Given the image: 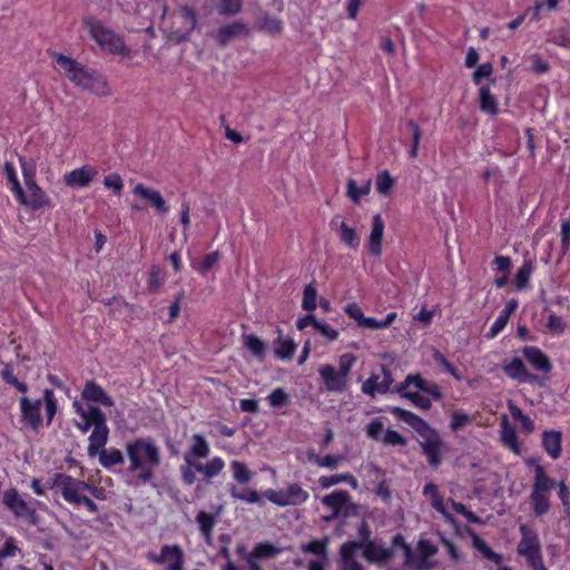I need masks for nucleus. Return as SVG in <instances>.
I'll list each match as a JSON object with an SVG mask.
<instances>
[{
  "label": "nucleus",
  "mask_w": 570,
  "mask_h": 570,
  "mask_svg": "<svg viewBox=\"0 0 570 570\" xmlns=\"http://www.w3.org/2000/svg\"><path fill=\"white\" fill-rule=\"evenodd\" d=\"M128 472L134 473L131 485L147 484L161 463L160 449L151 438L135 439L126 444Z\"/></svg>",
  "instance_id": "obj_1"
},
{
  "label": "nucleus",
  "mask_w": 570,
  "mask_h": 570,
  "mask_svg": "<svg viewBox=\"0 0 570 570\" xmlns=\"http://www.w3.org/2000/svg\"><path fill=\"white\" fill-rule=\"evenodd\" d=\"M391 413L400 421L409 424L421 438L419 442L422 453L425 455L429 465L438 469L443 460L446 444L439 431L432 428L425 420L415 413L399 406L391 409Z\"/></svg>",
  "instance_id": "obj_2"
},
{
  "label": "nucleus",
  "mask_w": 570,
  "mask_h": 570,
  "mask_svg": "<svg viewBox=\"0 0 570 570\" xmlns=\"http://www.w3.org/2000/svg\"><path fill=\"white\" fill-rule=\"evenodd\" d=\"M55 60L65 76L76 87L88 90L98 97H107L111 94L107 80L97 70L90 69L62 53H55Z\"/></svg>",
  "instance_id": "obj_3"
},
{
  "label": "nucleus",
  "mask_w": 570,
  "mask_h": 570,
  "mask_svg": "<svg viewBox=\"0 0 570 570\" xmlns=\"http://www.w3.org/2000/svg\"><path fill=\"white\" fill-rule=\"evenodd\" d=\"M82 26L88 31L91 40L105 52L118 56H129L124 38L107 27L100 19L95 16H86L82 18Z\"/></svg>",
  "instance_id": "obj_4"
},
{
  "label": "nucleus",
  "mask_w": 570,
  "mask_h": 570,
  "mask_svg": "<svg viewBox=\"0 0 570 570\" xmlns=\"http://www.w3.org/2000/svg\"><path fill=\"white\" fill-rule=\"evenodd\" d=\"M557 485L541 464L534 466V481L529 497L532 512L535 517L547 514L551 508V492Z\"/></svg>",
  "instance_id": "obj_5"
},
{
  "label": "nucleus",
  "mask_w": 570,
  "mask_h": 570,
  "mask_svg": "<svg viewBox=\"0 0 570 570\" xmlns=\"http://www.w3.org/2000/svg\"><path fill=\"white\" fill-rule=\"evenodd\" d=\"M209 444L206 439L200 434L193 435V445L185 455V461L188 465H193L194 469L204 474L206 479H213L217 476L225 468V461L220 456H214L206 463L195 462L191 455L196 458H206L209 454Z\"/></svg>",
  "instance_id": "obj_6"
},
{
  "label": "nucleus",
  "mask_w": 570,
  "mask_h": 570,
  "mask_svg": "<svg viewBox=\"0 0 570 570\" xmlns=\"http://www.w3.org/2000/svg\"><path fill=\"white\" fill-rule=\"evenodd\" d=\"M48 488H58L66 502L78 507V501L85 495L83 492L86 488H89V483L70 474L58 472L48 481Z\"/></svg>",
  "instance_id": "obj_7"
},
{
  "label": "nucleus",
  "mask_w": 570,
  "mask_h": 570,
  "mask_svg": "<svg viewBox=\"0 0 570 570\" xmlns=\"http://www.w3.org/2000/svg\"><path fill=\"white\" fill-rule=\"evenodd\" d=\"M263 497L277 507H288L304 504L309 493L298 483H289L285 489H267L263 492Z\"/></svg>",
  "instance_id": "obj_8"
},
{
  "label": "nucleus",
  "mask_w": 570,
  "mask_h": 570,
  "mask_svg": "<svg viewBox=\"0 0 570 570\" xmlns=\"http://www.w3.org/2000/svg\"><path fill=\"white\" fill-rule=\"evenodd\" d=\"M149 562L155 564H168L166 570H183L185 562L184 550L179 544H164L159 553L149 551Z\"/></svg>",
  "instance_id": "obj_9"
},
{
  "label": "nucleus",
  "mask_w": 570,
  "mask_h": 570,
  "mask_svg": "<svg viewBox=\"0 0 570 570\" xmlns=\"http://www.w3.org/2000/svg\"><path fill=\"white\" fill-rule=\"evenodd\" d=\"M383 429V422L377 417L366 425V434L370 439L381 441L384 445L405 446L407 444V439L395 430L387 429L382 435Z\"/></svg>",
  "instance_id": "obj_10"
},
{
  "label": "nucleus",
  "mask_w": 570,
  "mask_h": 570,
  "mask_svg": "<svg viewBox=\"0 0 570 570\" xmlns=\"http://www.w3.org/2000/svg\"><path fill=\"white\" fill-rule=\"evenodd\" d=\"M41 406L40 399L31 401L26 395L19 399L20 421L36 432L42 426Z\"/></svg>",
  "instance_id": "obj_11"
},
{
  "label": "nucleus",
  "mask_w": 570,
  "mask_h": 570,
  "mask_svg": "<svg viewBox=\"0 0 570 570\" xmlns=\"http://www.w3.org/2000/svg\"><path fill=\"white\" fill-rule=\"evenodd\" d=\"M2 502L16 518H23L35 523L37 517L36 510L20 497L17 489L11 488L6 490L2 495Z\"/></svg>",
  "instance_id": "obj_12"
},
{
  "label": "nucleus",
  "mask_w": 570,
  "mask_h": 570,
  "mask_svg": "<svg viewBox=\"0 0 570 570\" xmlns=\"http://www.w3.org/2000/svg\"><path fill=\"white\" fill-rule=\"evenodd\" d=\"M383 380H380V375L372 373L370 377L362 384L361 391L365 395L374 399L376 394H386L391 391V386L394 382L391 370L386 365H382Z\"/></svg>",
  "instance_id": "obj_13"
},
{
  "label": "nucleus",
  "mask_w": 570,
  "mask_h": 570,
  "mask_svg": "<svg viewBox=\"0 0 570 570\" xmlns=\"http://www.w3.org/2000/svg\"><path fill=\"white\" fill-rule=\"evenodd\" d=\"M235 551L240 559L247 562L250 559H274L282 550L269 541H263L256 543L252 551H247L245 544L239 543Z\"/></svg>",
  "instance_id": "obj_14"
},
{
  "label": "nucleus",
  "mask_w": 570,
  "mask_h": 570,
  "mask_svg": "<svg viewBox=\"0 0 570 570\" xmlns=\"http://www.w3.org/2000/svg\"><path fill=\"white\" fill-rule=\"evenodd\" d=\"M521 540L517 551L527 560L541 554V543L538 533L527 524L520 525Z\"/></svg>",
  "instance_id": "obj_15"
},
{
  "label": "nucleus",
  "mask_w": 570,
  "mask_h": 570,
  "mask_svg": "<svg viewBox=\"0 0 570 570\" xmlns=\"http://www.w3.org/2000/svg\"><path fill=\"white\" fill-rule=\"evenodd\" d=\"M98 175L96 167L83 165L79 168L67 171L63 177V184L69 188H85L90 185Z\"/></svg>",
  "instance_id": "obj_16"
},
{
  "label": "nucleus",
  "mask_w": 570,
  "mask_h": 570,
  "mask_svg": "<svg viewBox=\"0 0 570 570\" xmlns=\"http://www.w3.org/2000/svg\"><path fill=\"white\" fill-rule=\"evenodd\" d=\"M361 550L363 551L362 557L365 561L379 567L386 566L394 557L393 548L383 547L375 541L367 542Z\"/></svg>",
  "instance_id": "obj_17"
},
{
  "label": "nucleus",
  "mask_w": 570,
  "mask_h": 570,
  "mask_svg": "<svg viewBox=\"0 0 570 570\" xmlns=\"http://www.w3.org/2000/svg\"><path fill=\"white\" fill-rule=\"evenodd\" d=\"M503 372L509 379L520 383L539 382V376L530 373L520 357H514L509 363L504 364Z\"/></svg>",
  "instance_id": "obj_18"
},
{
  "label": "nucleus",
  "mask_w": 570,
  "mask_h": 570,
  "mask_svg": "<svg viewBox=\"0 0 570 570\" xmlns=\"http://www.w3.org/2000/svg\"><path fill=\"white\" fill-rule=\"evenodd\" d=\"M318 373L328 392L342 393L346 389L347 380L341 376L333 365H322Z\"/></svg>",
  "instance_id": "obj_19"
},
{
  "label": "nucleus",
  "mask_w": 570,
  "mask_h": 570,
  "mask_svg": "<svg viewBox=\"0 0 570 570\" xmlns=\"http://www.w3.org/2000/svg\"><path fill=\"white\" fill-rule=\"evenodd\" d=\"M384 220L380 214L373 216L371 233L367 239V249L371 255L380 257L382 255V240L384 235Z\"/></svg>",
  "instance_id": "obj_20"
},
{
  "label": "nucleus",
  "mask_w": 570,
  "mask_h": 570,
  "mask_svg": "<svg viewBox=\"0 0 570 570\" xmlns=\"http://www.w3.org/2000/svg\"><path fill=\"white\" fill-rule=\"evenodd\" d=\"M29 195L24 194L23 203H19L22 206H29L33 210H38L45 207H49L51 205L50 198L47 193L38 185V183L31 181L26 185Z\"/></svg>",
  "instance_id": "obj_21"
},
{
  "label": "nucleus",
  "mask_w": 570,
  "mask_h": 570,
  "mask_svg": "<svg viewBox=\"0 0 570 570\" xmlns=\"http://www.w3.org/2000/svg\"><path fill=\"white\" fill-rule=\"evenodd\" d=\"M562 432L557 430H544L541 435V445L544 452L552 460H558L562 453Z\"/></svg>",
  "instance_id": "obj_22"
},
{
  "label": "nucleus",
  "mask_w": 570,
  "mask_h": 570,
  "mask_svg": "<svg viewBox=\"0 0 570 570\" xmlns=\"http://www.w3.org/2000/svg\"><path fill=\"white\" fill-rule=\"evenodd\" d=\"M132 194L148 200L159 214H167L169 212L166 200L156 189L146 187L142 184H137L132 189Z\"/></svg>",
  "instance_id": "obj_23"
},
{
  "label": "nucleus",
  "mask_w": 570,
  "mask_h": 570,
  "mask_svg": "<svg viewBox=\"0 0 570 570\" xmlns=\"http://www.w3.org/2000/svg\"><path fill=\"white\" fill-rule=\"evenodd\" d=\"M248 33L247 26L242 21H234L232 23L222 26L216 32V41L219 47L225 48L232 39L246 36Z\"/></svg>",
  "instance_id": "obj_24"
},
{
  "label": "nucleus",
  "mask_w": 570,
  "mask_h": 570,
  "mask_svg": "<svg viewBox=\"0 0 570 570\" xmlns=\"http://www.w3.org/2000/svg\"><path fill=\"white\" fill-rule=\"evenodd\" d=\"M522 354L531 366L544 374L550 373L552 370V363L550 358L537 346H525L522 350Z\"/></svg>",
  "instance_id": "obj_25"
},
{
  "label": "nucleus",
  "mask_w": 570,
  "mask_h": 570,
  "mask_svg": "<svg viewBox=\"0 0 570 570\" xmlns=\"http://www.w3.org/2000/svg\"><path fill=\"white\" fill-rule=\"evenodd\" d=\"M411 386H413V383H407L406 376L404 382L399 384L394 392H396L402 399L411 401L416 407L425 411L430 410L432 406L431 400L420 394L421 391H411Z\"/></svg>",
  "instance_id": "obj_26"
},
{
  "label": "nucleus",
  "mask_w": 570,
  "mask_h": 570,
  "mask_svg": "<svg viewBox=\"0 0 570 570\" xmlns=\"http://www.w3.org/2000/svg\"><path fill=\"white\" fill-rule=\"evenodd\" d=\"M81 397L86 401H92L110 407L114 405L112 399L95 381H87L81 392Z\"/></svg>",
  "instance_id": "obj_27"
},
{
  "label": "nucleus",
  "mask_w": 570,
  "mask_h": 570,
  "mask_svg": "<svg viewBox=\"0 0 570 570\" xmlns=\"http://www.w3.org/2000/svg\"><path fill=\"white\" fill-rule=\"evenodd\" d=\"M500 440L503 446L519 455L521 453V443L517 435L515 428L510 424L507 416H503L500 430Z\"/></svg>",
  "instance_id": "obj_28"
},
{
  "label": "nucleus",
  "mask_w": 570,
  "mask_h": 570,
  "mask_svg": "<svg viewBox=\"0 0 570 570\" xmlns=\"http://www.w3.org/2000/svg\"><path fill=\"white\" fill-rule=\"evenodd\" d=\"M407 383H413V386L417 391L428 394L435 402L442 400L443 397V393L440 386L434 382H428L420 374H409Z\"/></svg>",
  "instance_id": "obj_29"
},
{
  "label": "nucleus",
  "mask_w": 570,
  "mask_h": 570,
  "mask_svg": "<svg viewBox=\"0 0 570 570\" xmlns=\"http://www.w3.org/2000/svg\"><path fill=\"white\" fill-rule=\"evenodd\" d=\"M108 436L109 428L107 424L104 426H96L89 436L88 455L94 458L101 452L108 442Z\"/></svg>",
  "instance_id": "obj_30"
},
{
  "label": "nucleus",
  "mask_w": 570,
  "mask_h": 570,
  "mask_svg": "<svg viewBox=\"0 0 570 570\" xmlns=\"http://www.w3.org/2000/svg\"><path fill=\"white\" fill-rule=\"evenodd\" d=\"M351 495L345 490H336L322 499L323 505L331 509L333 517H337L342 509L350 502Z\"/></svg>",
  "instance_id": "obj_31"
},
{
  "label": "nucleus",
  "mask_w": 570,
  "mask_h": 570,
  "mask_svg": "<svg viewBox=\"0 0 570 570\" xmlns=\"http://www.w3.org/2000/svg\"><path fill=\"white\" fill-rule=\"evenodd\" d=\"M73 407L76 412L81 416L82 421L88 422L90 428L96 429V426L106 425V416L102 411L97 406H90L88 411H86L82 405L75 401Z\"/></svg>",
  "instance_id": "obj_32"
},
{
  "label": "nucleus",
  "mask_w": 570,
  "mask_h": 570,
  "mask_svg": "<svg viewBox=\"0 0 570 570\" xmlns=\"http://www.w3.org/2000/svg\"><path fill=\"white\" fill-rule=\"evenodd\" d=\"M3 173L16 200L18 203H23L24 190L18 179L14 165L11 161H6L3 166Z\"/></svg>",
  "instance_id": "obj_33"
},
{
  "label": "nucleus",
  "mask_w": 570,
  "mask_h": 570,
  "mask_svg": "<svg viewBox=\"0 0 570 570\" xmlns=\"http://www.w3.org/2000/svg\"><path fill=\"white\" fill-rule=\"evenodd\" d=\"M357 535L358 540H348L344 542L341 547L342 548H351V546L354 544V548H352V551L357 552L358 550L363 549L367 542H372V530L366 521H362L357 527Z\"/></svg>",
  "instance_id": "obj_34"
},
{
  "label": "nucleus",
  "mask_w": 570,
  "mask_h": 570,
  "mask_svg": "<svg viewBox=\"0 0 570 570\" xmlns=\"http://www.w3.org/2000/svg\"><path fill=\"white\" fill-rule=\"evenodd\" d=\"M337 234L341 243L351 249H357L361 243L360 236L357 235L354 227L347 225L346 222L342 220L337 226Z\"/></svg>",
  "instance_id": "obj_35"
},
{
  "label": "nucleus",
  "mask_w": 570,
  "mask_h": 570,
  "mask_svg": "<svg viewBox=\"0 0 570 570\" xmlns=\"http://www.w3.org/2000/svg\"><path fill=\"white\" fill-rule=\"evenodd\" d=\"M283 331L278 328V337L275 341L274 353L279 360H291L296 351V344L292 338H283Z\"/></svg>",
  "instance_id": "obj_36"
},
{
  "label": "nucleus",
  "mask_w": 570,
  "mask_h": 570,
  "mask_svg": "<svg viewBox=\"0 0 570 570\" xmlns=\"http://www.w3.org/2000/svg\"><path fill=\"white\" fill-rule=\"evenodd\" d=\"M480 96V110L497 116L499 114V105L495 97L491 94L489 86H482L479 91Z\"/></svg>",
  "instance_id": "obj_37"
},
{
  "label": "nucleus",
  "mask_w": 570,
  "mask_h": 570,
  "mask_svg": "<svg viewBox=\"0 0 570 570\" xmlns=\"http://www.w3.org/2000/svg\"><path fill=\"white\" fill-rule=\"evenodd\" d=\"M342 482L348 483L354 489L358 485L356 478L351 473L333 474L330 476L323 475L318 479L322 489H328Z\"/></svg>",
  "instance_id": "obj_38"
},
{
  "label": "nucleus",
  "mask_w": 570,
  "mask_h": 570,
  "mask_svg": "<svg viewBox=\"0 0 570 570\" xmlns=\"http://www.w3.org/2000/svg\"><path fill=\"white\" fill-rule=\"evenodd\" d=\"M354 544L351 548H342L340 547L338 557H340V569L341 570H364L363 566L355 560V551H352Z\"/></svg>",
  "instance_id": "obj_39"
},
{
  "label": "nucleus",
  "mask_w": 570,
  "mask_h": 570,
  "mask_svg": "<svg viewBox=\"0 0 570 570\" xmlns=\"http://www.w3.org/2000/svg\"><path fill=\"white\" fill-rule=\"evenodd\" d=\"M99 456V463L105 469H110L114 465L121 464L124 462V455L120 450L116 448L104 449L97 454Z\"/></svg>",
  "instance_id": "obj_40"
},
{
  "label": "nucleus",
  "mask_w": 570,
  "mask_h": 570,
  "mask_svg": "<svg viewBox=\"0 0 570 570\" xmlns=\"http://www.w3.org/2000/svg\"><path fill=\"white\" fill-rule=\"evenodd\" d=\"M533 269L534 267L531 259H525L519 267L514 278L515 287L518 291H523L529 287L530 276Z\"/></svg>",
  "instance_id": "obj_41"
},
{
  "label": "nucleus",
  "mask_w": 570,
  "mask_h": 570,
  "mask_svg": "<svg viewBox=\"0 0 570 570\" xmlns=\"http://www.w3.org/2000/svg\"><path fill=\"white\" fill-rule=\"evenodd\" d=\"M41 401L45 405L47 425H50L58 411V402L53 391L51 389H45Z\"/></svg>",
  "instance_id": "obj_42"
},
{
  "label": "nucleus",
  "mask_w": 570,
  "mask_h": 570,
  "mask_svg": "<svg viewBox=\"0 0 570 570\" xmlns=\"http://www.w3.org/2000/svg\"><path fill=\"white\" fill-rule=\"evenodd\" d=\"M230 469L234 480L239 484L249 483L254 476V473L248 469V466L238 460H233L230 462Z\"/></svg>",
  "instance_id": "obj_43"
},
{
  "label": "nucleus",
  "mask_w": 570,
  "mask_h": 570,
  "mask_svg": "<svg viewBox=\"0 0 570 570\" xmlns=\"http://www.w3.org/2000/svg\"><path fill=\"white\" fill-rule=\"evenodd\" d=\"M196 521L198 523L199 530L203 537L209 541L213 534V530L215 527V517L212 513L206 511H199L196 515Z\"/></svg>",
  "instance_id": "obj_44"
},
{
  "label": "nucleus",
  "mask_w": 570,
  "mask_h": 570,
  "mask_svg": "<svg viewBox=\"0 0 570 570\" xmlns=\"http://www.w3.org/2000/svg\"><path fill=\"white\" fill-rule=\"evenodd\" d=\"M222 16H236L243 9V0H213Z\"/></svg>",
  "instance_id": "obj_45"
},
{
  "label": "nucleus",
  "mask_w": 570,
  "mask_h": 570,
  "mask_svg": "<svg viewBox=\"0 0 570 570\" xmlns=\"http://www.w3.org/2000/svg\"><path fill=\"white\" fill-rule=\"evenodd\" d=\"M423 495L431 500L432 507L439 511L444 512V502L443 498L439 492V488L436 484L429 482L423 488Z\"/></svg>",
  "instance_id": "obj_46"
},
{
  "label": "nucleus",
  "mask_w": 570,
  "mask_h": 570,
  "mask_svg": "<svg viewBox=\"0 0 570 570\" xmlns=\"http://www.w3.org/2000/svg\"><path fill=\"white\" fill-rule=\"evenodd\" d=\"M509 411H510L511 416L521 424L522 429L527 433H532L534 431L533 420L529 415L524 414L523 411L519 406L510 403Z\"/></svg>",
  "instance_id": "obj_47"
},
{
  "label": "nucleus",
  "mask_w": 570,
  "mask_h": 570,
  "mask_svg": "<svg viewBox=\"0 0 570 570\" xmlns=\"http://www.w3.org/2000/svg\"><path fill=\"white\" fill-rule=\"evenodd\" d=\"M245 346L255 355L258 360L263 361L266 356L265 343L254 334L245 336Z\"/></svg>",
  "instance_id": "obj_48"
},
{
  "label": "nucleus",
  "mask_w": 570,
  "mask_h": 570,
  "mask_svg": "<svg viewBox=\"0 0 570 570\" xmlns=\"http://www.w3.org/2000/svg\"><path fill=\"white\" fill-rule=\"evenodd\" d=\"M395 185L394 178L387 170L380 171L376 176L375 186L376 190L383 195L389 196Z\"/></svg>",
  "instance_id": "obj_49"
},
{
  "label": "nucleus",
  "mask_w": 570,
  "mask_h": 570,
  "mask_svg": "<svg viewBox=\"0 0 570 570\" xmlns=\"http://www.w3.org/2000/svg\"><path fill=\"white\" fill-rule=\"evenodd\" d=\"M179 16L184 21L185 30L187 33H190L196 29L198 23V16L194 8L189 6L180 7Z\"/></svg>",
  "instance_id": "obj_50"
},
{
  "label": "nucleus",
  "mask_w": 570,
  "mask_h": 570,
  "mask_svg": "<svg viewBox=\"0 0 570 570\" xmlns=\"http://www.w3.org/2000/svg\"><path fill=\"white\" fill-rule=\"evenodd\" d=\"M317 306V289L314 284H307L304 287L302 308L306 312H313Z\"/></svg>",
  "instance_id": "obj_51"
},
{
  "label": "nucleus",
  "mask_w": 570,
  "mask_h": 570,
  "mask_svg": "<svg viewBox=\"0 0 570 570\" xmlns=\"http://www.w3.org/2000/svg\"><path fill=\"white\" fill-rule=\"evenodd\" d=\"M220 253L218 250L205 255L197 264L193 265L194 269L203 275L207 274L219 261Z\"/></svg>",
  "instance_id": "obj_52"
},
{
  "label": "nucleus",
  "mask_w": 570,
  "mask_h": 570,
  "mask_svg": "<svg viewBox=\"0 0 570 570\" xmlns=\"http://www.w3.org/2000/svg\"><path fill=\"white\" fill-rule=\"evenodd\" d=\"M267 401L271 407L281 409L291 403V397L284 389L277 387L269 393Z\"/></svg>",
  "instance_id": "obj_53"
},
{
  "label": "nucleus",
  "mask_w": 570,
  "mask_h": 570,
  "mask_svg": "<svg viewBox=\"0 0 570 570\" xmlns=\"http://www.w3.org/2000/svg\"><path fill=\"white\" fill-rule=\"evenodd\" d=\"M371 190V181H366L364 186L358 187L354 179L347 181V196L355 204L360 203L362 196H365Z\"/></svg>",
  "instance_id": "obj_54"
},
{
  "label": "nucleus",
  "mask_w": 570,
  "mask_h": 570,
  "mask_svg": "<svg viewBox=\"0 0 570 570\" xmlns=\"http://www.w3.org/2000/svg\"><path fill=\"white\" fill-rule=\"evenodd\" d=\"M230 495L234 499H237V500L244 501L246 503H250V504L261 502V497H259L258 492L254 489L237 490L235 487H233L230 490Z\"/></svg>",
  "instance_id": "obj_55"
},
{
  "label": "nucleus",
  "mask_w": 570,
  "mask_h": 570,
  "mask_svg": "<svg viewBox=\"0 0 570 570\" xmlns=\"http://www.w3.org/2000/svg\"><path fill=\"white\" fill-rule=\"evenodd\" d=\"M474 546L478 549V551H480L485 559L491 560L497 564L502 563V560H503L502 556L500 553L493 551L489 547V544L487 542H484L483 540L475 538Z\"/></svg>",
  "instance_id": "obj_56"
},
{
  "label": "nucleus",
  "mask_w": 570,
  "mask_h": 570,
  "mask_svg": "<svg viewBox=\"0 0 570 570\" xmlns=\"http://www.w3.org/2000/svg\"><path fill=\"white\" fill-rule=\"evenodd\" d=\"M472 422V416L463 411H454L451 414L450 429L458 432Z\"/></svg>",
  "instance_id": "obj_57"
},
{
  "label": "nucleus",
  "mask_w": 570,
  "mask_h": 570,
  "mask_svg": "<svg viewBox=\"0 0 570 570\" xmlns=\"http://www.w3.org/2000/svg\"><path fill=\"white\" fill-rule=\"evenodd\" d=\"M19 163L23 176L24 185L36 180V166L32 160H28L23 156H19Z\"/></svg>",
  "instance_id": "obj_58"
},
{
  "label": "nucleus",
  "mask_w": 570,
  "mask_h": 570,
  "mask_svg": "<svg viewBox=\"0 0 570 570\" xmlns=\"http://www.w3.org/2000/svg\"><path fill=\"white\" fill-rule=\"evenodd\" d=\"M328 539L323 538L320 540H312L303 547V551L309 552L315 556H326Z\"/></svg>",
  "instance_id": "obj_59"
},
{
  "label": "nucleus",
  "mask_w": 570,
  "mask_h": 570,
  "mask_svg": "<svg viewBox=\"0 0 570 570\" xmlns=\"http://www.w3.org/2000/svg\"><path fill=\"white\" fill-rule=\"evenodd\" d=\"M407 126L412 130V146L409 151L411 158H415L417 156L420 140L422 137V131L420 126L414 120H409Z\"/></svg>",
  "instance_id": "obj_60"
},
{
  "label": "nucleus",
  "mask_w": 570,
  "mask_h": 570,
  "mask_svg": "<svg viewBox=\"0 0 570 570\" xmlns=\"http://www.w3.org/2000/svg\"><path fill=\"white\" fill-rule=\"evenodd\" d=\"M510 317L500 313L494 323L491 325L489 332L485 334V337L492 340L497 337L507 326Z\"/></svg>",
  "instance_id": "obj_61"
},
{
  "label": "nucleus",
  "mask_w": 570,
  "mask_h": 570,
  "mask_svg": "<svg viewBox=\"0 0 570 570\" xmlns=\"http://www.w3.org/2000/svg\"><path fill=\"white\" fill-rule=\"evenodd\" d=\"M106 188L111 189L116 195H120L124 188V181L119 174H110L104 178Z\"/></svg>",
  "instance_id": "obj_62"
},
{
  "label": "nucleus",
  "mask_w": 570,
  "mask_h": 570,
  "mask_svg": "<svg viewBox=\"0 0 570 570\" xmlns=\"http://www.w3.org/2000/svg\"><path fill=\"white\" fill-rule=\"evenodd\" d=\"M356 358L351 353H345L340 357V368L336 370L341 376L347 380L348 374L351 372L352 366L354 365Z\"/></svg>",
  "instance_id": "obj_63"
},
{
  "label": "nucleus",
  "mask_w": 570,
  "mask_h": 570,
  "mask_svg": "<svg viewBox=\"0 0 570 570\" xmlns=\"http://www.w3.org/2000/svg\"><path fill=\"white\" fill-rule=\"evenodd\" d=\"M559 492L558 495L561 500L562 505L564 507V511L568 515H570V490L564 481H560L558 483Z\"/></svg>",
  "instance_id": "obj_64"
}]
</instances>
